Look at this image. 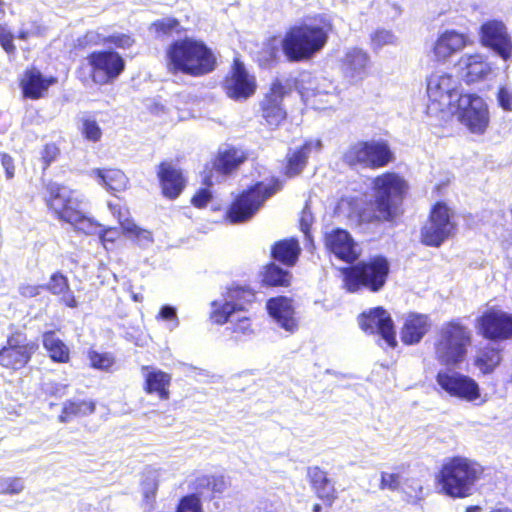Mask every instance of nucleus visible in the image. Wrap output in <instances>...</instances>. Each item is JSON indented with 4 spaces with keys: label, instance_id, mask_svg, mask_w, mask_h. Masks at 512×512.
<instances>
[{
    "label": "nucleus",
    "instance_id": "obj_29",
    "mask_svg": "<svg viewBox=\"0 0 512 512\" xmlns=\"http://www.w3.org/2000/svg\"><path fill=\"white\" fill-rule=\"evenodd\" d=\"M308 477L317 497L331 506L336 500L337 494L334 484L327 477L326 472L319 467H310L308 469Z\"/></svg>",
    "mask_w": 512,
    "mask_h": 512
},
{
    "label": "nucleus",
    "instance_id": "obj_49",
    "mask_svg": "<svg viewBox=\"0 0 512 512\" xmlns=\"http://www.w3.org/2000/svg\"><path fill=\"white\" fill-rule=\"evenodd\" d=\"M404 477L400 473L381 472L380 489L400 491Z\"/></svg>",
    "mask_w": 512,
    "mask_h": 512
},
{
    "label": "nucleus",
    "instance_id": "obj_57",
    "mask_svg": "<svg viewBox=\"0 0 512 512\" xmlns=\"http://www.w3.org/2000/svg\"><path fill=\"white\" fill-rule=\"evenodd\" d=\"M108 42L114 44L118 48H129L132 46L134 40L127 34H113L109 36Z\"/></svg>",
    "mask_w": 512,
    "mask_h": 512
},
{
    "label": "nucleus",
    "instance_id": "obj_10",
    "mask_svg": "<svg viewBox=\"0 0 512 512\" xmlns=\"http://www.w3.org/2000/svg\"><path fill=\"white\" fill-rule=\"evenodd\" d=\"M456 228L452 210L438 202L431 210L428 221L421 229V240L427 246L439 247L453 235Z\"/></svg>",
    "mask_w": 512,
    "mask_h": 512
},
{
    "label": "nucleus",
    "instance_id": "obj_5",
    "mask_svg": "<svg viewBox=\"0 0 512 512\" xmlns=\"http://www.w3.org/2000/svg\"><path fill=\"white\" fill-rule=\"evenodd\" d=\"M427 114L437 116L439 113H449L464 94L460 92V82L457 77L444 72H433L427 78Z\"/></svg>",
    "mask_w": 512,
    "mask_h": 512
},
{
    "label": "nucleus",
    "instance_id": "obj_43",
    "mask_svg": "<svg viewBox=\"0 0 512 512\" xmlns=\"http://www.w3.org/2000/svg\"><path fill=\"white\" fill-rule=\"evenodd\" d=\"M150 31L157 37L170 36L173 33L181 32V25L175 18L167 17L159 19L151 24Z\"/></svg>",
    "mask_w": 512,
    "mask_h": 512
},
{
    "label": "nucleus",
    "instance_id": "obj_36",
    "mask_svg": "<svg viewBox=\"0 0 512 512\" xmlns=\"http://www.w3.org/2000/svg\"><path fill=\"white\" fill-rule=\"evenodd\" d=\"M501 360L500 349L494 345H489L478 352L474 365L482 374H489L499 365Z\"/></svg>",
    "mask_w": 512,
    "mask_h": 512
},
{
    "label": "nucleus",
    "instance_id": "obj_24",
    "mask_svg": "<svg viewBox=\"0 0 512 512\" xmlns=\"http://www.w3.org/2000/svg\"><path fill=\"white\" fill-rule=\"evenodd\" d=\"M267 310L275 323L288 333L298 329V322L290 299L286 297L271 298L267 302Z\"/></svg>",
    "mask_w": 512,
    "mask_h": 512
},
{
    "label": "nucleus",
    "instance_id": "obj_9",
    "mask_svg": "<svg viewBox=\"0 0 512 512\" xmlns=\"http://www.w3.org/2000/svg\"><path fill=\"white\" fill-rule=\"evenodd\" d=\"M407 188L405 180L395 173H385L374 180L375 217L390 221L396 215L397 203Z\"/></svg>",
    "mask_w": 512,
    "mask_h": 512
},
{
    "label": "nucleus",
    "instance_id": "obj_61",
    "mask_svg": "<svg viewBox=\"0 0 512 512\" xmlns=\"http://www.w3.org/2000/svg\"><path fill=\"white\" fill-rule=\"evenodd\" d=\"M41 286L32 284H21L19 286V293L25 298L36 297L40 294Z\"/></svg>",
    "mask_w": 512,
    "mask_h": 512
},
{
    "label": "nucleus",
    "instance_id": "obj_39",
    "mask_svg": "<svg viewBox=\"0 0 512 512\" xmlns=\"http://www.w3.org/2000/svg\"><path fill=\"white\" fill-rule=\"evenodd\" d=\"M336 88L331 81L328 79H321L316 87L311 89V94L307 92V100L317 109L325 108L324 106L318 105L321 103L329 104V98L334 97Z\"/></svg>",
    "mask_w": 512,
    "mask_h": 512
},
{
    "label": "nucleus",
    "instance_id": "obj_11",
    "mask_svg": "<svg viewBox=\"0 0 512 512\" xmlns=\"http://www.w3.org/2000/svg\"><path fill=\"white\" fill-rule=\"evenodd\" d=\"M393 159L388 144L384 141H360L351 145L344 154V161L349 165L360 164L365 167L379 168Z\"/></svg>",
    "mask_w": 512,
    "mask_h": 512
},
{
    "label": "nucleus",
    "instance_id": "obj_58",
    "mask_svg": "<svg viewBox=\"0 0 512 512\" xmlns=\"http://www.w3.org/2000/svg\"><path fill=\"white\" fill-rule=\"evenodd\" d=\"M212 197L211 192L206 189H200L192 198V204L197 208H203L207 205Z\"/></svg>",
    "mask_w": 512,
    "mask_h": 512
},
{
    "label": "nucleus",
    "instance_id": "obj_50",
    "mask_svg": "<svg viewBox=\"0 0 512 512\" xmlns=\"http://www.w3.org/2000/svg\"><path fill=\"white\" fill-rule=\"evenodd\" d=\"M438 384H477L473 379L461 375L455 371L439 372L437 375Z\"/></svg>",
    "mask_w": 512,
    "mask_h": 512
},
{
    "label": "nucleus",
    "instance_id": "obj_33",
    "mask_svg": "<svg viewBox=\"0 0 512 512\" xmlns=\"http://www.w3.org/2000/svg\"><path fill=\"white\" fill-rule=\"evenodd\" d=\"M245 160V154L237 148H227L219 152L213 168L220 174H228Z\"/></svg>",
    "mask_w": 512,
    "mask_h": 512
},
{
    "label": "nucleus",
    "instance_id": "obj_56",
    "mask_svg": "<svg viewBox=\"0 0 512 512\" xmlns=\"http://www.w3.org/2000/svg\"><path fill=\"white\" fill-rule=\"evenodd\" d=\"M60 150L54 143L46 144L42 151V160L47 168L59 156Z\"/></svg>",
    "mask_w": 512,
    "mask_h": 512
},
{
    "label": "nucleus",
    "instance_id": "obj_53",
    "mask_svg": "<svg viewBox=\"0 0 512 512\" xmlns=\"http://www.w3.org/2000/svg\"><path fill=\"white\" fill-rule=\"evenodd\" d=\"M14 35L7 24L0 23V45L8 54L15 52Z\"/></svg>",
    "mask_w": 512,
    "mask_h": 512
},
{
    "label": "nucleus",
    "instance_id": "obj_15",
    "mask_svg": "<svg viewBox=\"0 0 512 512\" xmlns=\"http://www.w3.org/2000/svg\"><path fill=\"white\" fill-rule=\"evenodd\" d=\"M38 345L28 340L22 333H14L7 339V344L0 350V364L14 370L24 367L37 350Z\"/></svg>",
    "mask_w": 512,
    "mask_h": 512
},
{
    "label": "nucleus",
    "instance_id": "obj_6",
    "mask_svg": "<svg viewBox=\"0 0 512 512\" xmlns=\"http://www.w3.org/2000/svg\"><path fill=\"white\" fill-rule=\"evenodd\" d=\"M282 186L279 179H272L269 183H256L236 197L226 212V218L233 224L250 220L263 203L281 190Z\"/></svg>",
    "mask_w": 512,
    "mask_h": 512
},
{
    "label": "nucleus",
    "instance_id": "obj_18",
    "mask_svg": "<svg viewBox=\"0 0 512 512\" xmlns=\"http://www.w3.org/2000/svg\"><path fill=\"white\" fill-rule=\"evenodd\" d=\"M480 333L488 339L505 340L512 338V315L490 310L478 319Z\"/></svg>",
    "mask_w": 512,
    "mask_h": 512
},
{
    "label": "nucleus",
    "instance_id": "obj_47",
    "mask_svg": "<svg viewBox=\"0 0 512 512\" xmlns=\"http://www.w3.org/2000/svg\"><path fill=\"white\" fill-rule=\"evenodd\" d=\"M89 359L92 367L99 370H109L115 363V358L111 353H99L96 351L89 352Z\"/></svg>",
    "mask_w": 512,
    "mask_h": 512
},
{
    "label": "nucleus",
    "instance_id": "obj_60",
    "mask_svg": "<svg viewBox=\"0 0 512 512\" xmlns=\"http://www.w3.org/2000/svg\"><path fill=\"white\" fill-rule=\"evenodd\" d=\"M312 222H313L312 213H311L309 207L306 205L302 211L301 218H300V227L304 234L308 235V232H309Z\"/></svg>",
    "mask_w": 512,
    "mask_h": 512
},
{
    "label": "nucleus",
    "instance_id": "obj_28",
    "mask_svg": "<svg viewBox=\"0 0 512 512\" xmlns=\"http://www.w3.org/2000/svg\"><path fill=\"white\" fill-rule=\"evenodd\" d=\"M322 149L321 140H310L304 143L299 149L289 151L287 154V165L285 175L289 178L299 175L306 166L311 153H318Z\"/></svg>",
    "mask_w": 512,
    "mask_h": 512
},
{
    "label": "nucleus",
    "instance_id": "obj_63",
    "mask_svg": "<svg viewBox=\"0 0 512 512\" xmlns=\"http://www.w3.org/2000/svg\"><path fill=\"white\" fill-rule=\"evenodd\" d=\"M1 163L3 168L5 169L7 179H11L14 177V163L13 159L8 154H1Z\"/></svg>",
    "mask_w": 512,
    "mask_h": 512
},
{
    "label": "nucleus",
    "instance_id": "obj_59",
    "mask_svg": "<svg viewBox=\"0 0 512 512\" xmlns=\"http://www.w3.org/2000/svg\"><path fill=\"white\" fill-rule=\"evenodd\" d=\"M183 369H184V372L186 373V375L191 380H194V381H197V382L208 381L209 375L204 370L197 369V368L191 367V366H184Z\"/></svg>",
    "mask_w": 512,
    "mask_h": 512
},
{
    "label": "nucleus",
    "instance_id": "obj_44",
    "mask_svg": "<svg viewBox=\"0 0 512 512\" xmlns=\"http://www.w3.org/2000/svg\"><path fill=\"white\" fill-rule=\"evenodd\" d=\"M400 491L406 496V500L412 503L421 500L424 496L422 483L416 478H404Z\"/></svg>",
    "mask_w": 512,
    "mask_h": 512
},
{
    "label": "nucleus",
    "instance_id": "obj_13",
    "mask_svg": "<svg viewBox=\"0 0 512 512\" xmlns=\"http://www.w3.org/2000/svg\"><path fill=\"white\" fill-rule=\"evenodd\" d=\"M254 298L255 294L249 288H230L225 295L211 303V319L219 325L232 321L233 315L244 310L245 305L252 303Z\"/></svg>",
    "mask_w": 512,
    "mask_h": 512
},
{
    "label": "nucleus",
    "instance_id": "obj_19",
    "mask_svg": "<svg viewBox=\"0 0 512 512\" xmlns=\"http://www.w3.org/2000/svg\"><path fill=\"white\" fill-rule=\"evenodd\" d=\"M286 93L285 87L279 80L272 83L270 91L261 102V116L265 124L274 128L278 127L286 118V110L282 106V99Z\"/></svg>",
    "mask_w": 512,
    "mask_h": 512
},
{
    "label": "nucleus",
    "instance_id": "obj_4",
    "mask_svg": "<svg viewBox=\"0 0 512 512\" xmlns=\"http://www.w3.org/2000/svg\"><path fill=\"white\" fill-rule=\"evenodd\" d=\"M328 39L327 29L319 24H301L291 27L284 35L281 46L291 62H300L319 52Z\"/></svg>",
    "mask_w": 512,
    "mask_h": 512
},
{
    "label": "nucleus",
    "instance_id": "obj_31",
    "mask_svg": "<svg viewBox=\"0 0 512 512\" xmlns=\"http://www.w3.org/2000/svg\"><path fill=\"white\" fill-rule=\"evenodd\" d=\"M54 82V78L51 77L46 79L39 71L33 69L25 73L24 78L21 81V86L26 97L38 99Z\"/></svg>",
    "mask_w": 512,
    "mask_h": 512
},
{
    "label": "nucleus",
    "instance_id": "obj_38",
    "mask_svg": "<svg viewBox=\"0 0 512 512\" xmlns=\"http://www.w3.org/2000/svg\"><path fill=\"white\" fill-rule=\"evenodd\" d=\"M43 345L53 361L65 363L69 360V348L59 339L55 332L43 334Z\"/></svg>",
    "mask_w": 512,
    "mask_h": 512
},
{
    "label": "nucleus",
    "instance_id": "obj_45",
    "mask_svg": "<svg viewBox=\"0 0 512 512\" xmlns=\"http://www.w3.org/2000/svg\"><path fill=\"white\" fill-rule=\"evenodd\" d=\"M397 37L389 30L380 29L371 35V45L374 51H377L384 46L395 45Z\"/></svg>",
    "mask_w": 512,
    "mask_h": 512
},
{
    "label": "nucleus",
    "instance_id": "obj_7",
    "mask_svg": "<svg viewBox=\"0 0 512 512\" xmlns=\"http://www.w3.org/2000/svg\"><path fill=\"white\" fill-rule=\"evenodd\" d=\"M389 270V262L385 257H373L344 272L345 287L350 292H356L361 287H367L373 292L379 291L386 282Z\"/></svg>",
    "mask_w": 512,
    "mask_h": 512
},
{
    "label": "nucleus",
    "instance_id": "obj_41",
    "mask_svg": "<svg viewBox=\"0 0 512 512\" xmlns=\"http://www.w3.org/2000/svg\"><path fill=\"white\" fill-rule=\"evenodd\" d=\"M263 283L268 286H288L290 274L275 264H269L263 272Z\"/></svg>",
    "mask_w": 512,
    "mask_h": 512
},
{
    "label": "nucleus",
    "instance_id": "obj_30",
    "mask_svg": "<svg viewBox=\"0 0 512 512\" xmlns=\"http://www.w3.org/2000/svg\"><path fill=\"white\" fill-rule=\"evenodd\" d=\"M90 176L94 178L97 183L111 192H120L126 189L128 178L119 169H92Z\"/></svg>",
    "mask_w": 512,
    "mask_h": 512
},
{
    "label": "nucleus",
    "instance_id": "obj_40",
    "mask_svg": "<svg viewBox=\"0 0 512 512\" xmlns=\"http://www.w3.org/2000/svg\"><path fill=\"white\" fill-rule=\"evenodd\" d=\"M120 225L123 231L131 239H134L141 248H149L153 242L152 233L148 230L141 229L133 221L129 219H120Z\"/></svg>",
    "mask_w": 512,
    "mask_h": 512
},
{
    "label": "nucleus",
    "instance_id": "obj_34",
    "mask_svg": "<svg viewBox=\"0 0 512 512\" xmlns=\"http://www.w3.org/2000/svg\"><path fill=\"white\" fill-rule=\"evenodd\" d=\"M299 254L300 247L295 239L281 240L272 248L273 258L288 266H293L296 263Z\"/></svg>",
    "mask_w": 512,
    "mask_h": 512
},
{
    "label": "nucleus",
    "instance_id": "obj_16",
    "mask_svg": "<svg viewBox=\"0 0 512 512\" xmlns=\"http://www.w3.org/2000/svg\"><path fill=\"white\" fill-rule=\"evenodd\" d=\"M480 40L483 46L491 49L504 61L512 57V38L506 25L499 20H489L480 27Z\"/></svg>",
    "mask_w": 512,
    "mask_h": 512
},
{
    "label": "nucleus",
    "instance_id": "obj_25",
    "mask_svg": "<svg viewBox=\"0 0 512 512\" xmlns=\"http://www.w3.org/2000/svg\"><path fill=\"white\" fill-rule=\"evenodd\" d=\"M157 175L165 197L175 199L181 194L185 187V179L181 170L171 163L162 162L158 166Z\"/></svg>",
    "mask_w": 512,
    "mask_h": 512
},
{
    "label": "nucleus",
    "instance_id": "obj_27",
    "mask_svg": "<svg viewBox=\"0 0 512 512\" xmlns=\"http://www.w3.org/2000/svg\"><path fill=\"white\" fill-rule=\"evenodd\" d=\"M431 321L428 315L419 313H409L403 323L401 329V340L407 345H413L423 338L429 331Z\"/></svg>",
    "mask_w": 512,
    "mask_h": 512
},
{
    "label": "nucleus",
    "instance_id": "obj_32",
    "mask_svg": "<svg viewBox=\"0 0 512 512\" xmlns=\"http://www.w3.org/2000/svg\"><path fill=\"white\" fill-rule=\"evenodd\" d=\"M46 289L53 295L59 296L60 301L70 308H76L78 302L75 299L68 283V279L61 273H54L46 285Z\"/></svg>",
    "mask_w": 512,
    "mask_h": 512
},
{
    "label": "nucleus",
    "instance_id": "obj_54",
    "mask_svg": "<svg viewBox=\"0 0 512 512\" xmlns=\"http://www.w3.org/2000/svg\"><path fill=\"white\" fill-rule=\"evenodd\" d=\"M177 512H201L199 499L194 495L184 497Z\"/></svg>",
    "mask_w": 512,
    "mask_h": 512
},
{
    "label": "nucleus",
    "instance_id": "obj_17",
    "mask_svg": "<svg viewBox=\"0 0 512 512\" xmlns=\"http://www.w3.org/2000/svg\"><path fill=\"white\" fill-rule=\"evenodd\" d=\"M359 325L363 331L370 334H379L390 347L397 344L394 324L390 314L382 307L371 309L359 318Z\"/></svg>",
    "mask_w": 512,
    "mask_h": 512
},
{
    "label": "nucleus",
    "instance_id": "obj_37",
    "mask_svg": "<svg viewBox=\"0 0 512 512\" xmlns=\"http://www.w3.org/2000/svg\"><path fill=\"white\" fill-rule=\"evenodd\" d=\"M95 410V403L86 400H71L67 401L62 409V414L59 416V421L62 423L70 422L74 417H84L92 414Z\"/></svg>",
    "mask_w": 512,
    "mask_h": 512
},
{
    "label": "nucleus",
    "instance_id": "obj_52",
    "mask_svg": "<svg viewBox=\"0 0 512 512\" xmlns=\"http://www.w3.org/2000/svg\"><path fill=\"white\" fill-rule=\"evenodd\" d=\"M82 134L84 137L92 142H97L101 139L102 131L98 123L93 119H84L82 122Z\"/></svg>",
    "mask_w": 512,
    "mask_h": 512
},
{
    "label": "nucleus",
    "instance_id": "obj_42",
    "mask_svg": "<svg viewBox=\"0 0 512 512\" xmlns=\"http://www.w3.org/2000/svg\"><path fill=\"white\" fill-rule=\"evenodd\" d=\"M161 470L153 467H147L143 472V480L141 483L144 497L149 500L155 496L158 488V480Z\"/></svg>",
    "mask_w": 512,
    "mask_h": 512
},
{
    "label": "nucleus",
    "instance_id": "obj_64",
    "mask_svg": "<svg viewBox=\"0 0 512 512\" xmlns=\"http://www.w3.org/2000/svg\"><path fill=\"white\" fill-rule=\"evenodd\" d=\"M208 485L215 493H222L227 488V483L223 477H212L210 480H208Z\"/></svg>",
    "mask_w": 512,
    "mask_h": 512
},
{
    "label": "nucleus",
    "instance_id": "obj_48",
    "mask_svg": "<svg viewBox=\"0 0 512 512\" xmlns=\"http://www.w3.org/2000/svg\"><path fill=\"white\" fill-rule=\"evenodd\" d=\"M25 487L24 480L18 477H0V494H19Z\"/></svg>",
    "mask_w": 512,
    "mask_h": 512
},
{
    "label": "nucleus",
    "instance_id": "obj_1",
    "mask_svg": "<svg viewBox=\"0 0 512 512\" xmlns=\"http://www.w3.org/2000/svg\"><path fill=\"white\" fill-rule=\"evenodd\" d=\"M44 201L53 217L72 225L85 234L97 232L98 223L83 211L80 195L67 186L50 183L46 187Z\"/></svg>",
    "mask_w": 512,
    "mask_h": 512
},
{
    "label": "nucleus",
    "instance_id": "obj_26",
    "mask_svg": "<svg viewBox=\"0 0 512 512\" xmlns=\"http://www.w3.org/2000/svg\"><path fill=\"white\" fill-rule=\"evenodd\" d=\"M458 67L467 83L485 79L491 73L490 63L480 54L463 55L458 61Z\"/></svg>",
    "mask_w": 512,
    "mask_h": 512
},
{
    "label": "nucleus",
    "instance_id": "obj_23",
    "mask_svg": "<svg viewBox=\"0 0 512 512\" xmlns=\"http://www.w3.org/2000/svg\"><path fill=\"white\" fill-rule=\"evenodd\" d=\"M325 244L336 257L347 263L355 261L359 256L357 244L346 230L334 229L326 233Z\"/></svg>",
    "mask_w": 512,
    "mask_h": 512
},
{
    "label": "nucleus",
    "instance_id": "obj_62",
    "mask_svg": "<svg viewBox=\"0 0 512 512\" xmlns=\"http://www.w3.org/2000/svg\"><path fill=\"white\" fill-rule=\"evenodd\" d=\"M99 225V228L97 230V232H95L94 234H99L100 236V239L103 243L105 242H114V240L116 239L118 233L115 229L113 228H108V229H102L101 228V225Z\"/></svg>",
    "mask_w": 512,
    "mask_h": 512
},
{
    "label": "nucleus",
    "instance_id": "obj_55",
    "mask_svg": "<svg viewBox=\"0 0 512 512\" xmlns=\"http://www.w3.org/2000/svg\"><path fill=\"white\" fill-rule=\"evenodd\" d=\"M500 107L506 111H512V89L501 87L497 94Z\"/></svg>",
    "mask_w": 512,
    "mask_h": 512
},
{
    "label": "nucleus",
    "instance_id": "obj_3",
    "mask_svg": "<svg viewBox=\"0 0 512 512\" xmlns=\"http://www.w3.org/2000/svg\"><path fill=\"white\" fill-rule=\"evenodd\" d=\"M482 474V467L465 458H448L437 476L442 491L453 498H465L473 493L474 485Z\"/></svg>",
    "mask_w": 512,
    "mask_h": 512
},
{
    "label": "nucleus",
    "instance_id": "obj_21",
    "mask_svg": "<svg viewBox=\"0 0 512 512\" xmlns=\"http://www.w3.org/2000/svg\"><path fill=\"white\" fill-rule=\"evenodd\" d=\"M468 37L454 29L439 33L432 48L434 58L446 62L450 57L463 50L468 44Z\"/></svg>",
    "mask_w": 512,
    "mask_h": 512
},
{
    "label": "nucleus",
    "instance_id": "obj_8",
    "mask_svg": "<svg viewBox=\"0 0 512 512\" xmlns=\"http://www.w3.org/2000/svg\"><path fill=\"white\" fill-rule=\"evenodd\" d=\"M471 344V333L468 328L457 322L445 324L435 345L437 359L446 365H454L464 360L467 348Z\"/></svg>",
    "mask_w": 512,
    "mask_h": 512
},
{
    "label": "nucleus",
    "instance_id": "obj_22",
    "mask_svg": "<svg viewBox=\"0 0 512 512\" xmlns=\"http://www.w3.org/2000/svg\"><path fill=\"white\" fill-rule=\"evenodd\" d=\"M256 84L244 65L235 61L231 76L225 81L227 95L235 100L246 99L255 92Z\"/></svg>",
    "mask_w": 512,
    "mask_h": 512
},
{
    "label": "nucleus",
    "instance_id": "obj_35",
    "mask_svg": "<svg viewBox=\"0 0 512 512\" xmlns=\"http://www.w3.org/2000/svg\"><path fill=\"white\" fill-rule=\"evenodd\" d=\"M449 396L456 397L464 401L473 402L477 405L487 400V393H483L479 386H440Z\"/></svg>",
    "mask_w": 512,
    "mask_h": 512
},
{
    "label": "nucleus",
    "instance_id": "obj_14",
    "mask_svg": "<svg viewBox=\"0 0 512 512\" xmlns=\"http://www.w3.org/2000/svg\"><path fill=\"white\" fill-rule=\"evenodd\" d=\"M91 68V77L94 83L105 85L114 81L123 72L125 61L115 51H95L86 58Z\"/></svg>",
    "mask_w": 512,
    "mask_h": 512
},
{
    "label": "nucleus",
    "instance_id": "obj_51",
    "mask_svg": "<svg viewBox=\"0 0 512 512\" xmlns=\"http://www.w3.org/2000/svg\"><path fill=\"white\" fill-rule=\"evenodd\" d=\"M157 319L167 322V329L173 331L179 324V318L177 316V310L174 306L163 305L157 315Z\"/></svg>",
    "mask_w": 512,
    "mask_h": 512
},
{
    "label": "nucleus",
    "instance_id": "obj_2",
    "mask_svg": "<svg viewBox=\"0 0 512 512\" xmlns=\"http://www.w3.org/2000/svg\"><path fill=\"white\" fill-rule=\"evenodd\" d=\"M167 65L171 72L201 76L214 70L215 57L202 42L193 38L172 42L166 51Z\"/></svg>",
    "mask_w": 512,
    "mask_h": 512
},
{
    "label": "nucleus",
    "instance_id": "obj_20",
    "mask_svg": "<svg viewBox=\"0 0 512 512\" xmlns=\"http://www.w3.org/2000/svg\"><path fill=\"white\" fill-rule=\"evenodd\" d=\"M371 65L369 54L361 48H348L342 59V71L351 83L363 81L369 74Z\"/></svg>",
    "mask_w": 512,
    "mask_h": 512
},
{
    "label": "nucleus",
    "instance_id": "obj_46",
    "mask_svg": "<svg viewBox=\"0 0 512 512\" xmlns=\"http://www.w3.org/2000/svg\"><path fill=\"white\" fill-rule=\"evenodd\" d=\"M142 375L145 384H170L171 376L155 367L145 366L142 368Z\"/></svg>",
    "mask_w": 512,
    "mask_h": 512
},
{
    "label": "nucleus",
    "instance_id": "obj_12",
    "mask_svg": "<svg viewBox=\"0 0 512 512\" xmlns=\"http://www.w3.org/2000/svg\"><path fill=\"white\" fill-rule=\"evenodd\" d=\"M449 114H456L474 134H483L489 124L487 106L481 97L474 94H464Z\"/></svg>",
    "mask_w": 512,
    "mask_h": 512
}]
</instances>
